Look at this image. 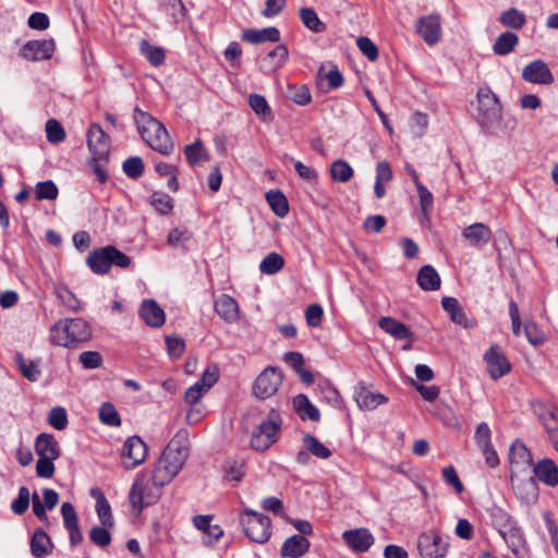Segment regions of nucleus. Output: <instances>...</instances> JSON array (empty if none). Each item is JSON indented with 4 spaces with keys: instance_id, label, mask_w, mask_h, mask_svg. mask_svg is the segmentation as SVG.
I'll use <instances>...</instances> for the list:
<instances>
[{
    "instance_id": "nucleus-7",
    "label": "nucleus",
    "mask_w": 558,
    "mask_h": 558,
    "mask_svg": "<svg viewBox=\"0 0 558 558\" xmlns=\"http://www.w3.org/2000/svg\"><path fill=\"white\" fill-rule=\"evenodd\" d=\"M282 420L276 410H270L268 418L259 424L251 438L252 447L257 451H265L277 440Z\"/></svg>"
},
{
    "instance_id": "nucleus-1",
    "label": "nucleus",
    "mask_w": 558,
    "mask_h": 558,
    "mask_svg": "<svg viewBox=\"0 0 558 558\" xmlns=\"http://www.w3.org/2000/svg\"><path fill=\"white\" fill-rule=\"evenodd\" d=\"M90 338L89 323L80 317L58 319L49 330L50 342L66 349H75Z\"/></svg>"
},
{
    "instance_id": "nucleus-62",
    "label": "nucleus",
    "mask_w": 558,
    "mask_h": 558,
    "mask_svg": "<svg viewBox=\"0 0 558 558\" xmlns=\"http://www.w3.org/2000/svg\"><path fill=\"white\" fill-rule=\"evenodd\" d=\"M218 377V367L216 365H210L205 369L202 378L196 383L208 391L217 383Z\"/></svg>"
},
{
    "instance_id": "nucleus-14",
    "label": "nucleus",
    "mask_w": 558,
    "mask_h": 558,
    "mask_svg": "<svg viewBox=\"0 0 558 558\" xmlns=\"http://www.w3.org/2000/svg\"><path fill=\"white\" fill-rule=\"evenodd\" d=\"M87 145L97 160L106 159L109 155V137L98 124H93L87 133Z\"/></svg>"
},
{
    "instance_id": "nucleus-48",
    "label": "nucleus",
    "mask_w": 558,
    "mask_h": 558,
    "mask_svg": "<svg viewBox=\"0 0 558 558\" xmlns=\"http://www.w3.org/2000/svg\"><path fill=\"white\" fill-rule=\"evenodd\" d=\"M50 539L44 531H36L31 541V550L35 557L41 558L48 554Z\"/></svg>"
},
{
    "instance_id": "nucleus-19",
    "label": "nucleus",
    "mask_w": 558,
    "mask_h": 558,
    "mask_svg": "<svg viewBox=\"0 0 558 558\" xmlns=\"http://www.w3.org/2000/svg\"><path fill=\"white\" fill-rule=\"evenodd\" d=\"M522 77L534 84H550L554 81L548 65L541 60H535L524 66Z\"/></svg>"
},
{
    "instance_id": "nucleus-58",
    "label": "nucleus",
    "mask_w": 558,
    "mask_h": 558,
    "mask_svg": "<svg viewBox=\"0 0 558 558\" xmlns=\"http://www.w3.org/2000/svg\"><path fill=\"white\" fill-rule=\"evenodd\" d=\"M109 527L94 526L89 532V539L92 543L99 547H106L111 543V535L108 531Z\"/></svg>"
},
{
    "instance_id": "nucleus-52",
    "label": "nucleus",
    "mask_w": 558,
    "mask_h": 558,
    "mask_svg": "<svg viewBox=\"0 0 558 558\" xmlns=\"http://www.w3.org/2000/svg\"><path fill=\"white\" fill-rule=\"evenodd\" d=\"M46 135L48 142L51 144H58L64 141L65 131L59 121L50 119L46 123Z\"/></svg>"
},
{
    "instance_id": "nucleus-41",
    "label": "nucleus",
    "mask_w": 558,
    "mask_h": 558,
    "mask_svg": "<svg viewBox=\"0 0 558 558\" xmlns=\"http://www.w3.org/2000/svg\"><path fill=\"white\" fill-rule=\"evenodd\" d=\"M140 50L142 54L154 66H159L165 61V51L160 47L150 45L146 39H143L140 44Z\"/></svg>"
},
{
    "instance_id": "nucleus-6",
    "label": "nucleus",
    "mask_w": 558,
    "mask_h": 558,
    "mask_svg": "<svg viewBox=\"0 0 558 558\" xmlns=\"http://www.w3.org/2000/svg\"><path fill=\"white\" fill-rule=\"evenodd\" d=\"M87 265L98 275L107 274L111 266L128 268L131 265V258L116 248L114 246H105L89 254Z\"/></svg>"
},
{
    "instance_id": "nucleus-49",
    "label": "nucleus",
    "mask_w": 558,
    "mask_h": 558,
    "mask_svg": "<svg viewBox=\"0 0 558 558\" xmlns=\"http://www.w3.org/2000/svg\"><path fill=\"white\" fill-rule=\"evenodd\" d=\"M184 155L187 162L193 167L201 163L203 160H207V154L201 141L185 146Z\"/></svg>"
},
{
    "instance_id": "nucleus-24",
    "label": "nucleus",
    "mask_w": 558,
    "mask_h": 558,
    "mask_svg": "<svg viewBox=\"0 0 558 558\" xmlns=\"http://www.w3.org/2000/svg\"><path fill=\"white\" fill-rule=\"evenodd\" d=\"M441 305L453 323L462 326L463 328H473L475 326V320L466 317L457 299L445 296L441 300Z\"/></svg>"
},
{
    "instance_id": "nucleus-10",
    "label": "nucleus",
    "mask_w": 558,
    "mask_h": 558,
    "mask_svg": "<svg viewBox=\"0 0 558 558\" xmlns=\"http://www.w3.org/2000/svg\"><path fill=\"white\" fill-rule=\"evenodd\" d=\"M417 549L426 558H444L448 551V544L435 530L422 533L417 539Z\"/></svg>"
},
{
    "instance_id": "nucleus-60",
    "label": "nucleus",
    "mask_w": 558,
    "mask_h": 558,
    "mask_svg": "<svg viewBox=\"0 0 558 558\" xmlns=\"http://www.w3.org/2000/svg\"><path fill=\"white\" fill-rule=\"evenodd\" d=\"M356 45L361 52L367 57L369 61H376L378 58V49L368 37H359Z\"/></svg>"
},
{
    "instance_id": "nucleus-3",
    "label": "nucleus",
    "mask_w": 558,
    "mask_h": 558,
    "mask_svg": "<svg viewBox=\"0 0 558 558\" xmlns=\"http://www.w3.org/2000/svg\"><path fill=\"white\" fill-rule=\"evenodd\" d=\"M476 120L478 124L487 132H496L502 114L497 96L488 87H481L476 93Z\"/></svg>"
},
{
    "instance_id": "nucleus-39",
    "label": "nucleus",
    "mask_w": 558,
    "mask_h": 558,
    "mask_svg": "<svg viewBox=\"0 0 558 558\" xmlns=\"http://www.w3.org/2000/svg\"><path fill=\"white\" fill-rule=\"evenodd\" d=\"M266 199L272 211L280 218L289 213V204L287 197L280 191H269L266 193Z\"/></svg>"
},
{
    "instance_id": "nucleus-36",
    "label": "nucleus",
    "mask_w": 558,
    "mask_h": 558,
    "mask_svg": "<svg viewBox=\"0 0 558 558\" xmlns=\"http://www.w3.org/2000/svg\"><path fill=\"white\" fill-rule=\"evenodd\" d=\"M293 405L299 416L304 420H311L314 422L319 421V410L310 401L305 395H298L293 399Z\"/></svg>"
},
{
    "instance_id": "nucleus-28",
    "label": "nucleus",
    "mask_w": 558,
    "mask_h": 558,
    "mask_svg": "<svg viewBox=\"0 0 558 558\" xmlns=\"http://www.w3.org/2000/svg\"><path fill=\"white\" fill-rule=\"evenodd\" d=\"M378 326L386 333L390 335L397 340L412 339L413 332L403 323L386 316L378 320Z\"/></svg>"
},
{
    "instance_id": "nucleus-38",
    "label": "nucleus",
    "mask_w": 558,
    "mask_h": 558,
    "mask_svg": "<svg viewBox=\"0 0 558 558\" xmlns=\"http://www.w3.org/2000/svg\"><path fill=\"white\" fill-rule=\"evenodd\" d=\"M15 362L22 375L29 381H37L41 372L39 361H26L22 353L15 354Z\"/></svg>"
},
{
    "instance_id": "nucleus-31",
    "label": "nucleus",
    "mask_w": 558,
    "mask_h": 558,
    "mask_svg": "<svg viewBox=\"0 0 558 558\" xmlns=\"http://www.w3.org/2000/svg\"><path fill=\"white\" fill-rule=\"evenodd\" d=\"M181 470L173 465L166 458H159L156 466L153 471L151 476L155 477L156 483L159 485L169 484L180 472Z\"/></svg>"
},
{
    "instance_id": "nucleus-35",
    "label": "nucleus",
    "mask_w": 558,
    "mask_h": 558,
    "mask_svg": "<svg viewBox=\"0 0 558 558\" xmlns=\"http://www.w3.org/2000/svg\"><path fill=\"white\" fill-rule=\"evenodd\" d=\"M416 281L424 291H436L441 282L438 272L430 265H425L418 270Z\"/></svg>"
},
{
    "instance_id": "nucleus-11",
    "label": "nucleus",
    "mask_w": 558,
    "mask_h": 558,
    "mask_svg": "<svg viewBox=\"0 0 558 558\" xmlns=\"http://www.w3.org/2000/svg\"><path fill=\"white\" fill-rule=\"evenodd\" d=\"M415 27L418 35L429 46L437 44L441 38V24L439 14H429L418 19Z\"/></svg>"
},
{
    "instance_id": "nucleus-30",
    "label": "nucleus",
    "mask_w": 558,
    "mask_h": 558,
    "mask_svg": "<svg viewBox=\"0 0 558 558\" xmlns=\"http://www.w3.org/2000/svg\"><path fill=\"white\" fill-rule=\"evenodd\" d=\"M538 416L542 421L544 428L546 429L551 442L558 450V409L544 408Z\"/></svg>"
},
{
    "instance_id": "nucleus-8",
    "label": "nucleus",
    "mask_w": 558,
    "mask_h": 558,
    "mask_svg": "<svg viewBox=\"0 0 558 558\" xmlns=\"http://www.w3.org/2000/svg\"><path fill=\"white\" fill-rule=\"evenodd\" d=\"M281 372L272 366L266 367L255 379L253 393L257 399L265 400L272 397L282 384Z\"/></svg>"
},
{
    "instance_id": "nucleus-16",
    "label": "nucleus",
    "mask_w": 558,
    "mask_h": 558,
    "mask_svg": "<svg viewBox=\"0 0 558 558\" xmlns=\"http://www.w3.org/2000/svg\"><path fill=\"white\" fill-rule=\"evenodd\" d=\"M147 445L138 436H132L126 439L123 446L122 457L131 461L130 468H136L147 458Z\"/></svg>"
},
{
    "instance_id": "nucleus-43",
    "label": "nucleus",
    "mask_w": 558,
    "mask_h": 558,
    "mask_svg": "<svg viewBox=\"0 0 558 558\" xmlns=\"http://www.w3.org/2000/svg\"><path fill=\"white\" fill-rule=\"evenodd\" d=\"M303 445L308 452L319 459H328L331 456V450L311 434L303 437Z\"/></svg>"
},
{
    "instance_id": "nucleus-33",
    "label": "nucleus",
    "mask_w": 558,
    "mask_h": 558,
    "mask_svg": "<svg viewBox=\"0 0 558 558\" xmlns=\"http://www.w3.org/2000/svg\"><path fill=\"white\" fill-rule=\"evenodd\" d=\"M90 494L93 497L96 498V512L99 518L100 523L105 527H112L114 524V520L111 513V507L105 497V495L101 493L98 488H93L90 490Z\"/></svg>"
},
{
    "instance_id": "nucleus-44",
    "label": "nucleus",
    "mask_w": 558,
    "mask_h": 558,
    "mask_svg": "<svg viewBox=\"0 0 558 558\" xmlns=\"http://www.w3.org/2000/svg\"><path fill=\"white\" fill-rule=\"evenodd\" d=\"M284 266L283 257L278 253H269L259 264V270L265 275H275Z\"/></svg>"
},
{
    "instance_id": "nucleus-15",
    "label": "nucleus",
    "mask_w": 558,
    "mask_h": 558,
    "mask_svg": "<svg viewBox=\"0 0 558 558\" xmlns=\"http://www.w3.org/2000/svg\"><path fill=\"white\" fill-rule=\"evenodd\" d=\"M54 51V41L49 40H29L21 49V56L28 61H41L51 58Z\"/></svg>"
},
{
    "instance_id": "nucleus-9",
    "label": "nucleus",
    "mask_w": 558,
    "mask_h": 558,
    "mask_svg": "<svg viewBox=\"0 0 558 558\" xmlns=\"http://www.w3.org/2000/svg\"><path fill=\"white\" fill-rule=\"evenodd\" d=\"M189 451L187 433L185 430H179L169 441L160 457L166 458L167 461L181 470L189 457Z\"/></svg>"
},
{
    "instance_id": "nucleus-12",
    "label": "nucleus",
    "mask_w": 558,
    "mask_h": 558,
    "mask_svg": "<svg viewBox=\"0 0 558 558\" xmlns=\"http://www.w3.org/2000/svg\"><path fill=\"white\" fill-rule=\"evenodd\" d=\"M347 546L354 553H365L374 544V536L366 527L347 530L342 533Z\"/></svg>"
},
{
    "instance_id": "nucleus-20",
    "label": "nucleus",
    "mask_w": 558,
    "mask_h": 558,
    "mask_svg": "<svg viewBox=\"0 0 558 558\" xmlns=\"http://www.w3.org/2000/svg\"><path fill=\"white\" fill-rule=\"evenodd\" d=\"M492 230L482 222H475L462 231V236L475 248L483 247L492 240Z\"/></svg>"
},
{
    "instance_id": "nucleus-64",
    "label": "nucleus",
    "mask_w": 558,
    "mask_h": 558,
    "mask_svg": "<svg viewBox=\"0 0 558 558\" xmlns=\"http://www.w3.org/2000/svg\"><path fill=\"white\" fill-rule=\"evenodd\" d=\"M428 126V117L422 112H415L411 118V130L416 136H422Z\"/></svg>"
},
{
    "instance_id": "nucleus-23",
    "label": "nucleus",
    "mask_w": 558,
    "mask_h": 558,
    "mask_svg": "<svg viewBox=\"0 0 558 558\" xmlns=\"http://www.w3.org/2000/svg\"><path fill=\"white\" fill-rule=\"evenodd\" d=\"M140 316L150 327H160L165 324L163 310L155 300H144L140 308Z\"/></svg>"
},
{
    "instance_id": "nucleus-51",
    "label": "nucleus",
    "mask_w": 558,
    "mask_h": 558,
    "mask_svg": "<svg viewBox=\"0 0 558 558\" xmlns=\"http://www.w3.org/2000/svg\"><path fill=\"white\" fill-rule=\"evenodd\" d=\"M58 187L51 180L39 182L35 187V196L38 201L56 199L58 197Z\"/></svg>"
},
{
    "instance_id": "nucleus-46",
    "label": "nucleus",
    "mask_w": 558,
    "mask_h": 558,
    "mask_svg": "<svg viewBox=\"0 0 558 558\" xmlns=\"http://www.w3.org/2000/svg\"><path fill=\"white\" fill-rule=\"evenodd\" d=\"M499 22L510 28L520 29L526 22L525 15L519 10L511 8L501 13Z\"/></svg>"
},
{
    "instance_id": "nucleus-22",
    "label": "nucleus",
    "mask_w": 558,
    "mask_h": 558,
    "mask_svg": "<svg viewBox=\"0 0 558 558\" xmlns=\"http://www.w3.org/2000/svg\"><path fill=\"white\" fill-rule=\"evenodd\" d=\"M533 473L538 481L549 487L558 485V466L551 459L545 458L534 464Z\"/></svg>"
},
{
    "instance_id": "nucleus-13",
    "label": "nucleus",
    "mask_w": 558,
    "mask_h": 558,
    "mask_svg": "<svg viewBox=\"0 0 558 558\" xmlns=\"http://www.w3.org/2000/svg\"><path fill=\"white\" fill-rule=\"evenodd\" d=\"M484 360L487 364L489 376L493 379H498L505 376L511 369V364L498 345H492L485 353Z\"/></svg>"
},
{
    "instance_id": "nucleus-42",
    "label": "nucleus",
    "mask_w": 558,
    "mask_h": 558,
    "mask_svg": "<svg viewBox=\"0 0 558 558\" xmlns=\"http://www.w3.org/2000/svg\"><path fill=\"white\" fill-rule=\"evenodd\" d=\"M248 104L252 110L264 121H270L272 119L271 109L264 96L251 94L248 96Z\"/></svg>"
},
{
    "instance_id": "nucleus-61",
    "label": "nucleus",
    "mask_w": 558,
    "mask_h": 558,
    "mask_svg": "<svg viewBox=\"0 0 558 558\" xmlns=\"http://www.w3.org/2000/svg\"><path fill=\"white\" fill-rule=\"evenodd\" d=\"M80 362L84 368L94 369L102 364V356L97 351H84L80 354Z\"/></svg>"
},
{
    "instance_id": "nucleus-45",
    "label": "nucleus",
    "mask_w": 558,
    "mask_h": 558,
    "mask_svg": "<svg viewBox=\"0 0 558 558\" xmlns=\"http://www.w3.org/2000/svg\"><path fill=\"white\" fill-rule=\"evenodd\" d=\"M303 24L315 33H322L326 29L325 24L319 20L317 13L311 8H302L299 12Z\"/></svg>"
},
{
    "instance_id": "nucleus-56",
    "label": "nucleus",
    "mask_w": 558,
    "mask_h": 558,
    "mask_svg": "<svg viewBox=\"0 0 558 558\" xmlns=\"http://www.w3.org/2000/svg\"><path fill=\"white\" fill-rule=\"evenodd\" d=\"M123 171L131 179L140 178L144 172V162L141 157L134 156L123 162Z\"/></svg>"
},
{
    "instance_id": "nucleus-5",
    "label": "nucleus",
    "mask_w": 558,
    "mask_h": 558,
    "mask_svg": "<svg viewBox=\"0 0 558 558\" xmlns=\"http://www.w3.org/2000/svg\"><path fill=\"white\" fill-rule=\"evenodd\" d=\"M240 524L245 535L254 543L264 544L271 536V520L269 517L251 509H243Z\"/></svg>"
},
{
    "instance_id": "nucleus-63",
    "label": "nucleus",
    "mask_w": 558,
    "mask_h": 558,
    "mask_svg": "<svg viewBox=\"0 0 558 558\" xmlns=\"http://www.w3.org/2000/svg\"><path fill=\"white\" fill-rule=\"evenodd\" d=\"M61 514L65 529L78 525L76 511L71 502H63L61 506Z\"/></svg>"
},
{
    "instance_id": "nucleus-34",
    "label": "nucleus",
    "mask_w": 558,
    "mask_h": 558,
    "mask_svg": "<svg viewBox=\"0 0 558 558\" xmlns=\"http://www.w3.org/2000/svg\"><path fill=\"white\" fill-rule=\"evenodd\" d=\"M354 399L359 408L366 411L375 410L378 405L386 403L388 400L384 395L373 392L366 388H361L356 391Z\"/></svg>"
},
{
    "instance_id": "nucleus-21",
    "label": "nucleus",
    "mask_w": 558,
    "mask_h": 558,
    "mask_svg": "<svg viewBox=\"0 0 558 558\" xmlns=\"http://www.w3.org/2000/svg\"><path fill=\"white\" fill-rule=\"evenodd\" d=\"M217 315L226 323L232 324L238 322L240 308L238 302L228 294H221L214 305Z\"/></svg>"
},
{
    "instance_id": "nucleus-40",
    "label": "nucleus",
    "mask_w": 558,
    "mask_h": 558,
    "mask_svg": "<svg viewBox=\"0 0 558 558\" xmlns=\"http://www.w3.org/2000/svg\"><path fill=\"white\" fill-rule=\"evenodd\" d=\"M353 173L352 167L345 160L338 159L330 166V175L336 182L345 183L352 179Z\"/></svg>"
},
{
    "instance_id": "nucleus-18",
    "label": "nucleus",
    "mask_w": 558,
    "mask_h": 558,
    "mask_svg": "<svg viewBox=\"0 0 558 558\" xmlns=\"http://www.w3.org/2000/svg\"><path fill=\"white\" fill-rule=\"evenodd\" d=\"M509 461L511 473L518 474L532 466V454L522 441L515 440L510 447Z\"/></svg>"
},
{
    "instance_id": "nucleus-2",
    "label": "nucleus",
    "mask_w": 558,
    "mask_h": 558,
    "mask_svg": "<svg viewBox=\"0 0 558 558\" xmlns=\"http://www.w3.org/2000/svg\"><path fill=\"white\" fill-rule=\"evenodd\" d=\"M134 120L143 141L162 155L171 154L174 144L162 123L140 108L134 110Z\"/></svg>"
},
{
    "instance_id": "nucleus-57",
    "label": "nucleus",
    "mask_w": 558,
    "mask_h": 558,
    "mask_svg": "<svg viewBox=\"0 0 558 558\" xmlns=\"http://www.w3.org/2000/svg\"><path fill=\"white\" fill-rule=\"evenodd\" d=\"M57 296L69 311L78 312L81 310L80 300L69 289L57 290Z\"/></svg>"
},
{
    "instance_id": "nucleus-29",
    "label": "nucleus",
    "mask_w": 558,
    "mask_h": 558,
    "mask_svg": "<svg viewBox=\"0 0 558 558\" xmlns=\"http://www.w3.org/2000/svg\"><path fill=\"white\" fill-rule=\"evenodd\" d=\"M242 39L250 44H260L266 41L277 43L280 39V33L276 27H266L262 29L250 28L243 32Z\"/></svg>"
},
{
    "instance_id": "nucleus-27",
    "label": "nucleus",
    "mask_w": 558,
    "mask_h": 558,
    "mask_svg": "<svg viewBox=\"0 0 558 558\" xmlns=\"http://www.w3.org/2000/svg\"><path fill=\"white\" fill-rule=\"evenodd\" d=\"M289 51L287 46L278 45L271 51L267 53V56L260 62V69L265 73H271L281 68L287 58Z\"/></svg>"
},
{
    "instance_id": "nucleus-47",
    "label": "nucleus",
    "mask_w": 558,
    "mask_h": 558,
    "mask_svg": "<svg viewBox=\"0 0 558 558\" xmlns=\"http://www.w3.org/2000/svg\"><path fill=\"white\" fill-rule=\"evenodd\" d=\"M287 97L299 106H306L312 101V95L306 85H289Z\"/></svg>"
},
{
    "instance_id": "nucleus-54",
    "label": "nucleus",
    "mask_w": 558,
    "mask_h": 558,
    "mask_svg": "<svg viewBox=\"0 0 558 558\" xmlns=\"http://www.w3.org/2000/svg\"><path fill=\"white\" fill-rule=\"evenodd\" d=\"M48 423L57 430H63L68 426V414L64 408L56 407L49 411Z\"/></svg>"
},
{
    "instance_id": "nucleus-50",
    "label": "nucleus",
    "mask_w": 558,
    "mask_h": 558,
    "mask_svg": "<svg viewBox=\"0 0 558 558\" xmlns=\"http://www.w3.org/2000/svg\"><path fill=\"white\" fill-rule=\"evenodd\" d=\"M99 418L108 426L118 427L121 425V418L117 409L109 402H106L100 407Z\"/></svg>"
},
{
    "instance_id": "nucleus-4",
    "label": "nucleus",
    "mask_w": 558,
    "mask_h": 558,
    "mask_svg": "<svg viewBox=\"0 0 558 558\" xmlns=\"http://www.w3.org/2000/svg\"><path fill=\"white\" fill-rule=\"evenodd\" d=\"M163 485L156 483L155 477L147 474L140 475L130 490L129 499L137 514L148 506L158 501Z\"/></svg>"
},
{
    "instance_id": "nucleus-59",
    "label": "nucleus",
    "mask_w": 558,
    "mask_h": 558,
    "mask_svg": "<svg viewBox=\"0 0 558 558\" xmlns=\"http://www.w3.org/2000/svg\"><path fill=\"white\" fill-rule=\"evenodd\" d=\"M29 506V490L27 487L22 486L19 489V496L13 500L11 509L16 514H23Z\"/></svg>"
},
{
    "instance_id": "nucleus-17",
    "label": "nucleus",
    "mask_w": 558,
    "mask_h": 558,
    "mask_svg": "<svg viewBox=\"0 0 558 558\" xmlns=\"http://www.w3.org/2000/svg\"><path fill=\"white\" fill-rule=\"evenodd\" d=\"M510 481L515 495L524 502L531 504L538 498L537 484L533 477L520 478L518 474H510Z\"/></svg>"
},
{
    "instance_id": "nucleus-32",
    "label": "nucleus",
    "mask_w": 558,
    "mask_h": 558,
    "mask_svg": "<svg viewBox=\"0 0 558 558\" xmlns=\"http://www.w3.org/2000/svg\"><path fill=\"white\" fill-rule=\"evenodd\" d=\"M181 470L173 465L166 458H159L156 466L153 471L151 476L155 477L156 483L159 485L169 484L180 472Z\"/></svg>"
},
{
    "instance_id": "nucleus-25",
    "label": "nucleus",
    "mask_w": 558,
    "mask_h": 558,
    "mask_svg": "<svg viewBox=\"0 0 558 558\" xmlns=\"http://www.w3.org/2000/svg\"><path fill=\"white\" fill-rule=\"evenodd\" d=\"M311 543L302 535H293L284 541L280 554L286 558H300L310 549Z\"/></svg>"
},
{
    "instance_id": "nucleus-53",
    "label": "nucleus",
    "mask_w": 558,
    "mask_h": 558,
    "mask_svg": "<svg viewBox=\"0 0 558 558\" xmlns=\"http://www.w3.org/2000/svg\"><path fill=\"white\" fill-rule=\"evenodd\" d=\"M150 204L158 213L162 215L169 214L173 207L171 197L161 192H154L151 194Z\"/></svg>"
},
{
    "instance_id": "nucleus-26",
    "label": "nucleus",
    "mask_w": 558,
    "mask_h": 558,
    "mask_svg": "<svg viewBox=\"0 0 558 558\" xmlns=\"http://www.w3.org/2000/svg\"><path fill=\"white\" fill-rule=\"evenodd\" d=\"M35 451L38 457L57 460L60 457L59 444L51 434H39L35 440Z\"/></svg>"
},
{
    "instance_id": "nucleus-37",
    "label": "nucleus",
    "mask_w": 558,
    "mask_h": 558,
    "mask_svg": "<svg viewBox=\"0 0 558 558\" xmlns=\"http://www.w3.org/2000/svg\"><path fill=\"white\" fill-rule=\"evenodd\" d=\"M519 43V37L512 32H506L500 34L494 45L493 51L497 56H506L510 53Z\"/></svg>"
},
{
    "instance_id": "nucleus-55",
    "label": "nucleus",
    "mask_w": 558,
    "mask_h": 558,
    "mask_svg": "<svg viewBox=\"0 0 558 558\" xmlns=\"http://www.w3.org/2000/svg\"><path fill=\"white\" fill-rule=\"evenodd\" d=\"M499 533L505 539V542L508 544V546L511 548V550L513 553H517L518 548L522 544V535L520 529L509 524V527L507 530H499Z\"/></svg>"
}]
</instances>
